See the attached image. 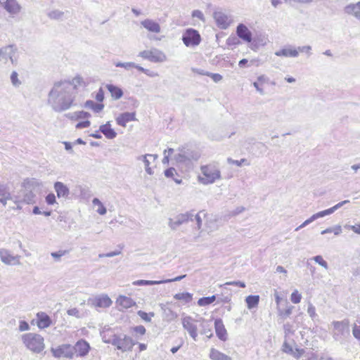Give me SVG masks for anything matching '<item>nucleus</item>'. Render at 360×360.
I'll return each mask as SVG.
<instances>
[{
	"mask_svg": "<svg viewBox=\"0 0 360 360\" xmlns=\"http://www.w3.org/2000/svg\"><path fill=\"white\" fill-rule=\"evenodd\" d=\"M82 77L75 76L72 80H60L54 82L48 94V103L56 112L69 110L75 105L77 86H86Z\"/></svg>",
	"mask_w": 360,
	"mask_h": 360,
	"instance_id": "obj_1",
	"label": "nucleus"
},
{
	"mask_svg": "<svg viewBox=\"0 0 360 360\" xmlns=\"http://www.w3.org/2000/svg\"><path fill=\"white\" fill-rule=\"evenodd\" d=\"M200 157L198 151L188 146L179 147L177 153L174 155L173 159L180 167L191 168L193 161H197Z\"/></svg>",
	"mask_w": 360,
	"mask_h": 360,
	"instance_id": "obj_2",
	"label": "nucleus"
},
{
	"mask_svg": "<svg viewBox=\"0 0 360 360\" xmlns=\"http://www.w3.org/2000/svg\"><path fill=\"white\" fill-rule=\"evenodd\" d=\"M104 342L115 346L117 349L122 352L131 351L136 344L131 338L124 334H113L108 340H105Z\"/></svg>",
	"mask_w": 360,
	"mask_h": 360,
	"instance_id": "obj_3",
	"label": "nucleus"
},
{
	"mask_svg": "<svg viewBox=\"0 0 360 360\" xmlns=\"http://www.w3.org/2000/svg\"><path fill=\"white\" fill-rule=\"evenodd\" d=\"M200 169L204 176H199V181L202 184H213L216 180L221 179V172L214 165L202 166Z\"/></svg>",
	"mask_w": 360,
	"mask_h": 360,
	"instance_id": "obj_4",
	"label": "nucleus"
},
{
	"mask_svg": "<svg viewBox=\"0 0 360 360\" xmlns=\"http://www.w3.org/2000/svg\"><path fill=\"white\" fill-rule=\"evenodd\" d=\"M25 346L30 350L39 353L44 348V338L38 334L27 333L22 335Z\"/></svg>",
	"mask_w": 360,
	"mask_h": 360,
	"instance_id": "obj_5",
	"label": "nucleus"
},
{
	"mask_svg": "<svg viewBox=\"0 0 360 360\" xmlns=\"http://www.w3.org/2000/svg\"><path fill=\"white\" fill-rule=\"evenodd\" d=\"M349 321L344 319L342 321H333V338L335 340L342 342L349 335Z\"/></svg>",
	"mask_w": 360,
	"mask_h": 360,
	"instance_id": "obj_6",
	"label": "nucleus"
},
{
	"mask_svg": "<svg viewBox=\"0 0 360 360\" xmlns=\"http://www.w3.org/2000/svg\"><path fill=\"white\" fill-rule=\"evenodd\" d=\"M18 52V48L14 44H9L0 48V63L2 64H7L8 61H11L12 64H15L17 62V59L15 58V54Z\"/></svg>",
	"mask_w": 360,
	"mask_h": 360,
	"instance_id": "obj_7",
	"label": "nucleus"
},
{
	"mask_svg": "<svg viewBox=\"0 0 360 360\" xmlns=\"http://www.w3.org/2000/svg\"><path fill=\"white\" fill-rule=\"evenodd\" d=\"M139 56L152 63H162L167 60L166 55L162 51L155 48L141 51Z\"/></svg>",
	"mask_w": 360,
	"mask_h": 360,
	"instance_id": "obj_8",
	"label": "nucleus"
},
{
	"mask_svg": "<svg viewBox=\"0 0 360 360\" xmlns=\"http://www.w3.org/2000/svg\"><path fill=\"white\" fill-rule=\"evenodd\" d=\"M181 323L183 328L187 330L190 336L195 341L198 337L197 323H199V319H195L190 316H186L181 319Z\"/></svg>",
	"mask_w": 360,
	"mask_h": 360,
	"instance_id": "obj_9",
	"label": "nucleus"
},
{
	"mask_svg": "<svg viewBox=\"0 0 360 360\" xmlns=\"http://www.w3.org/2000/svg\"><path fill=\"white\" fill-rule=\"evenodd\" d=\"M194 213L193 211L181 213L175 217V220L169 219L168 225L172 230H176L179 226L193 221Z\"/></svg>",
	"mask_w": 360,
	"mask_h": 360,
	"instance_id": "obj_10",
	"label": "nucleus"
},
{
	"mask_svg": "<svg viewBox=\"0 0 360 360\" xmlns=\"http://www.w3.org/2000/svg\"><path fill=\"white\" fill-rule=\"evenodd\" d=\"M182 40L186 46H195L200 43L201 37L197 30L190 28L183 34Z\"/></svg>",
	"mask_w": 360,
	"mask_h": 360,
	"instance_id": "obj_11",
	"label": "nucleus"
},
{
	"mask_svg": "<svg viewBox=\"0 0 360 360\" xmlns=\"http://www.w3.org/2000/svg\"><path fill=\"white\" fill-rule=\"evenodd\" d=\"M73 350V346L68 344H64L56 349H51L53 356L56 358L65 357L72 359L74 356Z\"/></svg>",
	"mask_w": 360,
	"mask_h": 360,
	"instance_id": "obj_12",
	"label": "nucleus"
},
{
	"mask_svg": "<svg viewBox=\"0 0 360 360\" xmlns=\"http://www.w3.org/2000/svg\"><path fill=\"white\" fill-rule=\"evenodd\" d=\"M20 256L13 255L10 251L5 248L0 249L1 261L6 265H19Z\"/></svg>",
	"mask_w": 360,
	"mask_h": 360,
	"instance_id": "obj_13",
	"label": "nucleus"
},
{
	"mask_svg": "<svg viewBox=\"0 0 360 360\" xmlns=\"http://www.w3.org/2000/svg\"><path fill=\"white\" fill-rule=\"evenodd\" d=\"M1 5L12 16L18 15L22 9L17 0H3Z\"/></svg>",
	"mask_w": 360,
	"mask_h": 360,
	"instance_id": "obj_14",
	"label": "nucleus"
},
{
	"mask_svg": "<svg viewBox=\"0 0 360 360\" xmlns=\"http://www.w3.org/2000/svg\"><path fill=\"white\" fill-rule=\"evenodd\" d=\"M275 55L279 57L297 58L299 56L298 51L292 45H288L283 49L276 51Z\"/></svg>",
	"mask_w": 360,
	"mask_h": 360,
	"instance_id": "obj_15",
	"label": "nucleus"
},
{
	"mask_svg": "<svg viewBox=\"0 0 360 360\" xmlns=\"http://www.w3.org/2000/svg\"><path fill=\"white\" fill-rule=\"evenodd\" d=\"M73 349L74 354L77 353V356H84L89 353L90 346L86 341L80 340L73 346Z\"/></svg>",
	"mask_w": 360,
	"mask_h": 360,
	"instance_id": "obj_16",
	"label": "nucleus"
},
{
	"mask_svg": "<svg viewBox=\"0 0 360 360\" xmlns=\"http://www.w3.org/2000/svg\"><path fill=\"white\" fill-rule=\"evenodd\" d=\"M236 33L239 38L246 42H250L252 39V32L244 24H239L236 28Z\"/></svg>",
	"mask_w": 360,
	"mask_h": 360,
	"instance_id": "obj_17",
	"label": "nucleus"
},
{
	"mask_svg": "<svg viewBox=\"0 0 360 360\" xmlns=\"http://www.w3.org/2000/svg\"><path fill=\"white\" fill-rule=\"evenodd\" d=\"M53 188L58 198L67 199L70 195V190L68 187L60 181L54 183Z\"/></svg>",
	"mask_w": 360,
	"mask_h": 360,
	"instance_id": "obj_18",
	"label": "nucleus"
},
{
	"mask_svg": "<svg viewBox=\"0 0 360 360\" xmlns=\"http://www.w3.org/2000/svg\"><path fill=\"white\" fill-rule=\"evenodd\" d=\"M136 112H123L121 113L117 118H116V122L118 125L125 127L127 125V123L131 121L136 120Z\"/></svg>",
	"mask_w": 360,
	"mask_h": 360,
	"instance_id": "obj_19",
	"label": "nucleus"
},
{
	"mask_svg": "<svg viewBox=\"0 0 360 360\" xmlns=\"http://www.w3.org/2000/svg\"><path fill=\"white\" fill-rule=\"evenodd\" d=\"M214 328L217 336L219 340L225 341L227 339L226 330L221 319H217L214 321Z\"/></svg>",
	"mask_w": 360,
	"mask_h": 360,
	"instance_id": "obj_20",
	"label": "nucleus"
},
{
	"mask_svg": "<svg viewBox=\"0 0 360 360\" xmlns=\"http://www.w3.org/2000/svg\"><path fill=\"white\" fill-rule=\"evenodd\" d=\"M141 25L150 32L160 33L161 31L159 23L151 19H146L141 21Z\"/></svg>",
	"mask_w": 360,
	"mask_h": 360,
	"instance_id": "obj_21",
	"label": "nucleus"
},
{
	"mask_svg": "<svg viewBox=\"0 0 360 360\" xmlns=\"http://www.w3.org/2000/svg\"><path fill=\"white\" fill-rule=\"evenodd\" d=\"M37 326L39 328H46L51 326V319L49 315H47L45 312H38L37 314Z\"/></svg>",
	"mask_w": 360,
	"mask_h": 360,
	"instance_id": "obj_22",
	"label": "nucleus"
},
{
	"mask_svg": "<svg viewBox=\"0 0 360 360\" xmlns=\"http://www.w3.org/2000/svg\"><path fill=\"white\" fill-rule=\"evenodd\" d=\"M344 11L345 13L353 15L356 19L360 20V1L347 5L344 8Z\"/></svg>",
	"mask_w": 360,
	"mask_h": 360,
	"instance_id": "obj_23",
	"label": "nucleus"
},
{
	"mask_svg": "<svg viewBox=\"0 0 360 360\" xmlns=\"http://www.w3.org/2000/svg\"><path fill=\"white\" fill-rule=\"evenodd\" d=\"M112 303V300L107 295L96 297L93 301V304L95 307L103 308L109 307Z\"/></svg>",
	"mask_w": 360,
	"mask_h": 360,
	"instance_id": "obj_24",
	"label": "nucleus"
},
{
	"mask_svg": "<svg viewBox=\"0 0 360 360\" xmlns=\"http://www.w3.org/2000/svg\"><path fill=\"white\" fill-rule=\"evenodd\" d=\"M116 304L122 307V309H127L136 304V302L131 298L124 295H120L116 300ZM121 310V309H120Z\"/></svg>",
	"mask_w": 360,
	"mask_h": 360,
	"instance_id": "obj_25",
	"label": "nucleus"
},
{
	"mask_svg": "<svg viewBox=\"0 0 360 360\" xmlns=\"http://www.w3.org/2000/svg\"><path fill=\"white\" fill-rule=\"evenodd\" d=\"M99 131L103 133V135L109 139H115L117 136V133L111 128L110 122H107L105 124L101 125Z\"/></svg>",
	"mask_w": 360,
	"mask_h": 360,
	"instance_id": "obj_26",
	"label": "nucleus"
},
{
	"mask_svg": "<svg viewBox=\"0 0 360 360\" xmlns=\"http://www.w3.org/2000/svg\"><path fill=\"white\" fill-rule=\"evenodd\" d=\"M214 18L217 24L224 29L229 25L227 16L221 11H215L214 13Z\"/></svg>",
	"mask_w": 360,
	"mask_h": 360,
	"instance_id": "obj_27",
	"label": "nucleus"
},
{
	"mask_svg": "<svg viewBox=\"0 0 360 360\" xmlns=\"http://www.w3.org/2000/svg\"><path fill=\"white\" fill-rule=\"evenodd\" d=\"M209 356L212 360H232L231 357L214 348L210 349Z\"/></svg>",
	"mask_w": 360,
	"mask_h": 360,
	"instance_id": "obj_28",
	"label": "nucleus"
},
{
	"mask_svg": "<svg viewBox=\"0 0 360 360\" xmlns=\"http://www.w3.org/2000/svg\"><path fill=\"white\" fill-rule=\"evenodd\" d=\"M106 88L110 91L111 96L115 99L117 100L123 96L122 90L113 84H107Z\"/></svg>",
	"mask_w": 360,
	"mask_h": 360,
	"instance_id": "obj_29",
	"label": "nucleus"
},
{
	"mask_svg": "<svg viewBox=\"0 0 360 360\" xmlns=\"http://www.w3.org/2000/svg\"><path fill=\"white\" fill-rule=\"evenodd\" d=\"M200 326L201 327V334L206 335L210 338L212 335V331L210 328L209 321L205 320L204 318L200 317L199 319Z\"/></svg>",
	"mask_w": 360,
	"mask_h": 360,
	"instance_id": "obj_30",
	"label": "nucleus"
},
{
	"mask_svg": "<svg viewBox=\"0 0 360 360\" xmlns=\"http://www.w3.org/2000/svg\"><path fill=\"white\" fill-rule=\"evenodd\" d=\"M84 107L92 109L95 112H99L103 109L104 105L96 103L94 101L88 100L85 102Z\"/></svg>",
	"mask_w": 360,
	"mask_h": 360,
	"instance_id": "obj_31",
	"label": "nucleus"
},
{
	"mask_svg": "<svg viewBox=\"0 0 360 360\" xmlns=\"http://www.w3.org/2000/svg\"><path fill=\"white\" fill-rule=\"evenodd\" d=\"M245 302L247 303V306L248 309H252L257 307L259 302V295H248L245 298Z\"/></svg>",
	"mask_w": 360,
	"mask_h": 360,
	"instance_id": "obj_32",
	"label": "nucleus"
},
{
	"mask_svg": "<svg viewBox=\"0 0 360 360\" xmlns=\"http://www.w3.org/2000/svg\"><path fill=\"white\" fill-rule=\"evenodd\" d=\"M7 200H12L14 203H18L20 202L19 198L16 195H12L8 191V196L7 194L0 196V202L5 207L7 204Z\"/></svg>",
	"mask_w": 360,
	"mask_h": 360,
	"instance_id": "obj_33",
	"label": "nucleus"
},
{
	"mask_svg": "<svg viewBox=\"0 0 360 360\" xmlns=\"http://www.w3.org/2000/svg\"><path fill=\"white\" fill-rule=\"evenodd\" d=\"M174 298L177 300H183L185 303H189L192 300V294L189 292L176 293Z\"/></svg>",
	"mask_w": 360,
	"mask_h": 360,
	"instance_id": "obj_34",
	"label": "nucleus"
},
{
	"mask_svg": "<svg viewBox=\"0 0 360 360\" xmlns=\"http://www.w3.org/2000/svg\"><path fill=\"white\" fill-rule=\"evenodd\" d=\"M148 154H146L144 155L139 156L137 158V160L143 161V162L144 163L146 172H147V174L150 175L153 174V171L152 169L150 167V161L148 159Z\"/></svg>",
	"mask_w": 360,
	"mask_h": 360,
	"instance_id": "obj_35",
	"label": "nucleus"
},
{
	"mask_svg": "<svg viewBox=\"0 0 360 360\" xmlns=\"http://www.w3.org/2000/svg\"><path fill=\"white\" fill-rule=\"evenodd\" d=\"M215 300H216L215 295H212L210 297H201L198 300V304L201 307L207 306V305L212 304Z\"/></svg>",
	"mask_w": 360,
	"mask_h": 360,
	"instance_id": "obj_36",
	"label": "nucleus"
},
{
	"mask_svg": "<svg viewBox=\"0 0 360 360\" xmlns=\"http://www.w3.org/2000/svg\"><path fill=\"white\" fill-rule=\"evenodd\" d=\"M162 284V281L137 280L133 282L134 285H153Z\"/></svg>",
	"mask_w": 360,
	"mask_h": 360,
	"instance_id": "obj_37",
	"label": "nucleus"
},
{
	"mask_svg": "<svg viewBox=\"0 0 360 360\" xmlns=\"http://www.w3.org/2000/svg\"><path fill=\"white\" fill-rule=\"evenodd\" d=\"M92 203L94 206L98 205V208L97 209V212L101 215H104L107 210L103 204L101 202L98 198H94L92 200Z\"/></svg>",
	"mask_w": 360,
	"mask_h": 360,
	"instance_id": "obj_38",
	"label": "nucleus"
},
{
	"mask_svg": "<svg viewBox=\"0 0 360 360\" xmlns=\"http://www.w3.org/2000/svg\"><path fill=\"white\" fill-rule=\"evenodd\" d=\"M293 308V306H289L283 310L278 307V314L280 317L285 319L292 314Z\"/></svg>",
	"mask_w": 360,
	"mask_h": 360,
	"instance_id": "obj_39",
	"label": "nucleus"
},
{
	"mask_svg": "<svg viewBox=\"0 0 360 360\" xmlns=\"http://www.w3.org/2000/svg\"><path fill=\"white\" fill-rule=\"evenodd\" d=\"M64 12L59 10H53L48 13L47 15L53 20H60L64 15Z\"/></svg>",
	"mask_w": 360,
	"mask_h": 360,
	"instance_id": "obj_40",
	"label": "nucleus"
},
{
	"mask_svg": "<svg viewBox=\"0 0 360 360\" xmlns=\"http://www.w3.org/2000/svg\"><path fill=\"white\" fill-rule=\"evenodd\" d=\"M90 116H91V115L88 112L78 111V112H75L70 117L72 119L79 120V119L89 118Z\"/></svg>",
	"mask_w": 360,
	"mask_h": 360,
	"instance_id": "obj_41",
	"label": "nucleus"
},
{
	"mask_svg": "<svg viewBox=\"0 0 360 360\" xmlns=\"http://www.w3.org/2000/svg\"><path fill=\"white\" fill-rule=\"evenodd\" d=\"M137 314L139 315V316L141 317V319H143L146 322H150L151 318L155 316V314L153 312H150L149 314H148L141 310L138 311Z\"/></svg>",
	"mask_w": 360,
	"mask_h": 360,
	"instance_id": "obj_42",
	"label": "nucleus"
},
{
	"mask_svg": "<svg viewBox=\"0 0 360 360\" xmlns=\"http://www.w3.org/2000/svg\"><path fill=\"white\" fill-rule=\"evenodd\" d=\"M115 65L116 67L124 68L125 70H130L132 68L136 69V67L138 66V65H136V63H134L133 62H127V63L117 62V63H115Z\"/></svg>",
	"mask_w": 360,
	"mask_h": 360,
	"instance_id": "obj_43",
	"label": "nucleus"
},
{
	"mask_svg": "<svg viewBox=\"0 0 360 360\" xmlns=\"http://www.w3.org/2000/svg\"><path fill=\"white\" fill-rule=\"evenodd\" d=\"M11 82L15 87H19L21 85L22 82L18 79V74L16 71L12 72L11 75Z\"/></svg>",
	"mask_w": 360,
	"mask_h": 360,
	"instance_id": "obj_44",
	"label": "nucleus"
},
{
	"mask_svg": "<svg viewBox=\"0 0 360 360\" xmlns=\"http://www.w3.org/2000/svg\"><path fill=\"white\" fill-rule=\"evenodd\" d=\"M227 162H228V163H229L231 165H237L238 167L242 166L243 164H245L247 165H250V163L248 162L247 159H245V158H242L240 160H233L231 158H229L227 159Z\"/></svg>",
	"mask_w": 360,
	"mask_h": 360,
	"instance_id": "obj_45",
	"label": "nucleus"
},
{
	"mask_svg": "<svg viewBox=\"0 0 360 360\" xmlns=\"http://www.w3.org/2000/svg\"><path fill=\"white\" fill-rule=\"evenodd\" d=\"M302 299V295L299 293L298 290H294L290 296V300L294 304H298L300 302Z\"/></svg>",
	"mask_w": 360,
	"mask_h": 360,
	"instance_id": "obj_46",
	"label": "nucleus"
},
{
	"mask_svg": "<svg viewBox=\"0 0 360 360\" xmlns=\"http://www.w3.org/2000/svg\"><path fill=\"white\" fill-rule=\"evenodd\" d=\"M35 195L32 192L29 191L24 195L23 201L27 204H32L34 202Z\"/></svg>",
	"mask_w": 360,
	"mask_h": 360,
	"instance_id": "obj_47",
	"label": "nucleus"
},
{
	"mask_svg": "<svg viewBox=\"0 0 360 360\" xmlns=\"http://www.w3.org/2000/svg\"><path fill=\"white\" fill-rule=\"evenodd\" d=\"M136 69L142 72H143L144 74H146V75L150 77H158V72H153V71H150V70L148 69H146L140 65H138V66L136 67Z\"/></svg>",
	"mask_w": 360,
	"mask_h": 360,
	"instance_id": "obj_48",
	"label": "nucleus"
},
{
	"mask_svg": "<svg viewBox=\"0 0 360 360\" xmlns=\"http://www.w3.org/2000/svg\"><path fill=\"white\" fill-rule=\"evenodd\" d=\"M313 259L325 269H328V263L323 259L322 256L317 255L313 257Z\"/></svg>",
	"mask_w": 360,
	"mask_h": 360,
	"instance_id": "obj_49",
	"label": "nucleus"
},
{
	"mask_svg": "<svg viewBox=\"0 0 360 360\" xmlns=\"http://www.w3.org/2000/svg\"><path fill=\"white\" fill-rule=\"evenodd\" d=\"M68 253V250H59L58 252H53L51 255L55 259L56 261L59 262L62 256Z\"/></svg>",
	"mask_w": 360,
	"mask_h": 360,
	"instance_id": "obj_50",
	"label": "nucleus"
},
{
	"mask_svg": "<svg viewBox=\"0 0 360 360\" xmlns=\"http://www.w3.org/2000/svg\"><path fill=\"white\" fill-rule=\"evenodd\" d=\"M330 214H331V212L329 209H327V210H325L323 211H320L316 214H314L312 216H313V218L314 219V220H316L319 218H321V217H323L325 216L330 215Z\"/></svg>",
	"mask_w": 360,
	"mask_h": 360,
	"instance_id": "obj_51",
	"label": "nucleus"
},
{
	"mask_svg": "<svg viewBox=\"0 0 360 360\" xmlns=\"http://www.w3.org/2000/svg\"><path fill=\"white\" fill-rule=\"evenodd\" d=\"M283 330H284L285 336H288L290 334H293V333H294L292 325L290 324V323H286L283 325Z\"/></svg>",
	"mask_w": 360,
	"mask_h": 360,
	"instance_id": "obj_52",
	"label": "nucleus"
},
{
	"mask_svg": "<svg viewBox=\"0 0 360 360\" xmlns=\"http://www.w3.org/2000/svg\"><path fill=\"white\" fill-rule=\"evenodd\" d=\"M349 203V200H343V201H341L340 202H338V204H336L335 205H334L333 207L329 208L331 214H333V212H335L337 210H338L339 208H340L341 207H342L343 205H346V204H348Z\"/></svg>",
	"mask_w": 360,
	"mask_h": 360,
	"instance_id": "obj_53",
	"label": "nucleus"
},
{
	"mask_svg": "<svg viewBox=\"0 0 360 360\" xmlns=\"http://www.w3.org/2000/svg\"><path fill=\"white\" fill-rule=\"evenodd\" d=\"M307 313L313 320L316 316V309L311 303H309L308 304Z\"/></svg>",
	"mask_w": 360,
	"mask_h": 360,
	"instance_id": "obj_54",
	"label": "nucleus"
},
{
	"mask_svg": "<svg viewBox=\"0 0 360 360\" xmlns=\"http://www.w3.org/2000/svg\"><path fill=\"white\" fill-rule=\"evenodd\" d=\"M191 15L193 18H197L199 20H202V22L205 21V16H204L202 12L200 10L193 11Z\"/></svg>",
	"mask_w": 360,
	"mask_h": 360,
	"instance_id": "obj_55",
	"label": "nucleus"
},
{
	"mask_svg": "<svg viewBox=\"0 0 360 360\" xmlns=\"http://www.w3.org/2000/svg\"><path fill=\"white\" fill-rule=\"evenodd\" d=\"M352 333L356 339L360 340V321L359 325L354 324L352 329Z\"/></svg>",
	"mask_w": 360,
	"mask_h": 360,
	"instance_id": "obj_56",
	"label": "nucleus"
},
{
	"mask_svg": "<svg viewBox=\"0 0 360 360\" xmlns=\"http://www.w3.org/2000/svg\"><path fill=\"white\" fill-rule=\"evenodd\" d=\"M206 75L210 76L214 82H219L222 79V76L218 73L207 72Z\"/></svg>",
	"mask_w": 360,
	"mask_h": 360,
	"instance_id": "obj_57",
	"label": "nucleus"
},
{
	"mask_svg": "<svg viewBox=\"0 0 360 360\" xmlns=\"http://www.w3.org/2000/svg\"><path fill=\"white\" fill-rule=\"evenodd\" d=\"M304 353V349L296 348L295 350L292 351V353L290 354L292 355L297 359H300Z\"/></svg>",
	"mask_w": 360,
	"mask_h": 360,
	"instance_id": "obj_58",
	"label": "nucleus"
},
{
	"mask_svg": "<svg viewBox=\"0 0 360 360\" xmlns=\"http://www.w3.org/2000/svg\"><path fill=\"white\" fill-rule=\"evenodd\" d=\"M297 50L298 51V53L299 52H302V53H307L309 56L311 55V46H298L297 48Z\"/></svg>",
	"mask_w": 360,
	"mask_h": 360,
	"instance_id": "obj_59",
	"label": "nucleus"
},
{
	"mask_svg": "<svg viewBox=\"0 0 360 360\" xmlns=\"http://www.w3.org/2000/svg\"><path fill=\"white\" fill-rule=\"evenodd\" d=\"M314 220V219L313 218V216L311 215L309 219H307V220H305L301 225H300L299 226H297L296 229H295V231H297L299 230H300L301 229L305 227L306 226L309 225V224H311V222H313Z\"/></svg>",
	"mask_w": 360,
	"mask_h": 360,
	"instance_id": "obj_60",
	"label": "nucleus"
},
{
	"mask_svg": "<svg viewBox=\"0 0 360 360\" xmlns=\"http://www.w3.org/2000/svg\"><path fill=\"white\" fill-rule=\"evenodd\" d=\"M200 213H202V212H200L198 214H194V217H193V220H195V221H196L195 229L198 230H200L202 226V219L200 215Z\"/></svg>",
	"mask_w": 360,
	"mask_h": 360,
	"instance_id": "obj_61",
	"label": "nucleus"
},
{
	"mask_svg": "<svg viewBox=\"0 0 360 360\" xmlns=\"http://www.w3.org/2000/svg\"><path fill=\"white\" fill-rule=\"evenodd\" d=\"M67 314L69 316H75L76 318H80L81 317L80 312H79V311L77 308H72V309H68L67 311Z\"/></svg>",
	"mask_w": 360,
	"mask_h": 360,
	"instance_id": "obj_62",
	"label": "nucleus"
},
{
	"mask_svg": "<svg viewBox=\"0 0 360 360\" xmlns=\"http://www.w3.org/2000/svg\"><path fill=\"white\" fill-rule=\"evenodd\" d=\"M46 202L48 205H53L56 202V196L53 193H49L46 197Z\"/></svg>",
	"mask_w": 360,
	"mask_h": 360,
	"instance_id": "obj_63",
	"label": "nucleus"
},
{
	"mask_svg": "<svg viewBox=\"0 0 360 360\" xmlns=\"http://www.w3.org/2000/svg\"><path fill=\"white\" fill-rule=\"evenodd\" d=\"M95 98L98 102H102L104 99V91L102 88H100L96 94Z\"/></svg>",
	"mask_w": 360,
	"mask_h": 360,
	"instance_id": "obj_64",
	"label": "nucleus"
}]
</instances>
